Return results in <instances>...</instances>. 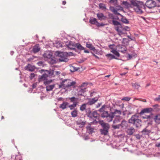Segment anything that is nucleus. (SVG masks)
Returning <instances> with one entry per match:
<instances>
[{"instance_id": "1", "label": "nucleus", "mask_w": 160, "mask_h": 160, "mask_svg": "<svg viewBox=\"0 0 160 160\" xmlns=\"http://www.w3.org/2000/svg\"><path fill=\"white\" fill-rule=\"evenodd\" d=\"M132 5L134 7V9L138 14H142L143 11L142 9L146 10V7L148 8L151 9L156 6V2L153 0H147L144 5L142 2L136 0H132L130 1Z\"/></svg>"}, {"instance_id": "2", "label": "nucleus", "mask_w": 160, "mask_h": 160, "mask_svg": "<svg viewBox=\"0 0 160 160\" xmlns=\"http://www.w3.org/2000/svg\"><path fill=\"white\" fill-rule=\"evenodd\" d=\"M43 72H45L42 75L39 76L38 78L39 81H44L43 83L45 85H48L52 82V80H48V78L54 77L56 75H58L60 73L59 71H54L53 70L51 69L49 70L41 69V72L42 73Z\"/></svg>"}, {"instance_id": "3", "label": "nucleus", "mask_w": 160, "mask_h": 160, "mask_svg": "<svg viewBox=\"0 0 160 160\" xmlns=\"http://www.w3.org/2000/svg\"><path fill=\"white\" fill-rule=\"evenodd\" d=\"M121 114V112L120 110L115 109L114 112H111L108 113V111H104L101 114V116L102 118H106L107 121L109 122L112 120L113 118L116 115H119Z\"/></svg>"}, {"instance_id": "4", "label": "nucleus", "mask_w": 160, "mask_h": 160, "mask_svg": "<svg viewBox=\"0 0 160 160\" xmlns=\"http://www.w3.org/2000/svg\"><path fill=\"white\" fill-rule=\"evenodd\" d=\"M76 82L74 81H72L70 79H65L62 81L61 84L59 85V88H62L66 91L67 89H70V87L74 88Z\"/></svg>"}, {"instance_id": "5", "label": "nucleus", "mask_w": 160, "mask_h": 160, "mask_svg": "<svg viewBox=\"0 0 160 160\" xmlns=\"http://www.w3.org/2000/svg\"><path fill=\"white\" fill-rule=\"evenodd\" d=\"M135 116H132L128 120L129 123L133 124L137 128H140L142 126V121L138 118H135Z\"/></svg>"}, {"instance_id": "6", "label": "nucleus", "mask_w": 160, "mask_h": 160, "mask_svg": "<svg viewBox=\"0 0 160 160\" xmlns=\"http://www.w3.org/2000/svg\"><path fill=\"white\" fill-rule=\"evenodd\" d=\"M99 124L102 127V128L100 130L101 134L104 135H108V133L109 129L110 128L109 124L108 123L103 122V121H100Z\"/></svg>"}, {"instance_id": "7", "label": "nucleus", "mask_w": 160, "mask_h": 160, "mask_svg": "<svg viewBox=\"0 0 160 160\" xmlns=\"http://www.w3.org/2000/svg\"><path fill=\"white\" fill-rule=\"evenodd\" d=\"M57 56L58 58V60L59 62H67L69 60L68 58V54L67 52H58Z\"/></svg>"}, {"instance_id": "8", "label": "nucleus", "mask_w": 160, "mask_h": 160, "mask_svg": "<svg viewBox=\"0 0 160 160\" xmlns=\"http://www.w3.org/2000/svg\"><path fill=\"white\" fill-rule=\"evenodd\" d=\"M129 28L128 27H126L124 28H122V26L120 27H117L115 28V30L118 32L119 34H122L124 33L125 32L127 29H129Z\"/></svg>"}, {"instance_id": "9", "label": "nucleus", "mask_w": 160, "mask_h": 160, "mask_svg": "<svg viewBox=\"0 0 160 160\" xmlns=\"http://www.w3.org/2000/svg\"><path fill=\"white\" fill-rule=\"evenodd\" d=\"M99 98V96L96 97L95 98L89 99L88 101L86 102L88 105H91L94 104L98 100Z\"/></svg>"}, {"instance_id": "10", "label": "nucleus", "mask_w": 160, "mask_h": 160, "mask_svg": "<svg viewBox=\"0 0 160 160\" xmlns=\"http://www.w3.org/2000/svg\"><path fill=\"white\" fill-rule=\"evenodd\" d=\"M153 110V109L151 108H146L142 109L139 114L141 116L144 113L151 112Z\"/></svg>"}, {"instance_id": "11", "label": "nucleus", "mask_w": 160, "mask_h": 160, "mask_svg": "<svg viewBox=\"0 0 160 160\" xmlns=\"http://www.w3.org/2000/svg\"><path fill=\"white\" fill-rule=\"evenodd\" d=\"M128 123V122H127L125 119H123L120 124L121 127L123 129H127L129 126Z\"/></svg>"}, {"instance_id": "12", "label": "nucleus", "mask_w": 160, "mask_h": 160, "mask_svg": "<svg viewBox=\"0 0 160 160\" xmlns=\"http://www.w3.org/2000/svg\"><path fill=\"white\" fill-rule=\"evenodd\" d=\"M76 43H75V42H73L72 41H70L68 44L67 45V46L71 49L75 50L76 51L77 50L76 49Z\"/></svg>"}, {"instance_id": "13", "label": "nucleus", "mask_w": 160, "mask_h": 160, "mask_svg": "<svg viewBox=\"0 0 160 160\" xmlns=\"http://www.w3.org/2000/svg\"><path fill=\"white\" fill-rule=\"evenodd\" d=\"M126 131L127 134L128 135H132L135 132V129L132 127H128Z\"/></svg>"}, {"instance_id": "14", "label": "nucleus", "mask_w": 160, "mask_h": 160, "mask_svg": "<svg viewBox=\"0 0 160 160\" xmlns=\"http://www.w3.org/2000/svg\"><path fill=\"white\" fill-rule=\"evenodd\" d=\"M86 46L87 48H89L91 50H92L94 52H97V50L89 42L86 43Z\"/></svg>"}, {"instance_id": "15", "label": "nucleus", "mask_w": 160, "mask_h": 160, "mask_svg": "<svg viewBox=\"0 0 160 160\" xmlns=\"http://www.w3.org/2000/svg\"><path fill=\"white\" fill-rule=\"evenodd\" d=\"M110 10L112 12L116 15H118L120 16L121 17H123V15L120 14L119 12H118V9L117 8H115L111 6L110 7Z\"/></svg>"}, {"instance_id": "16", "label": "nucleus", "mask_w": 160, "mask_h": 160, "mask_svg": "<svg viewBox=\"0 0 160 160\" xmlns=\"http://www.w3.org/2000/svg\"><path fill=\"white\" fill-rule=\"evenodd\" d=\"M108 22L110 24L114 26H118V25H119L120 27L121 26V23L115 20H110L108 21Z\"/></svg>"}, {"instance_id": "17", "label": "nucleus", "mask_w": 160, "mask_h": 160, "mask_svg": "<svg viewBox=\"0 0 160 160\" xmlns=\"http://www.w3.org/2000/svg\"><path fill=\"white\" fill-rule=\"evenodd\" d=\"M40 48L39 47V44H37L32 48V51L33 52L36 53L40 50Z\"/></svg>"}, {"instance_id": "18", "label": "nucleus", "mask_w": 160, "mask_h": 160, "mask_svg": "<svg viewBox=\"0 0 160 160\" xmlns=\"http://www.w3.org/2000/svg\"><path fill=\"white\" fill-rule=\"evenodd\" d=\"M47 60L48 62L51 64L56 63L57 62L56 58L53 56Z\"/></svg>"}, {"instance_id": "19", "label": "nucleus", "mask_w": 160, "mask_h": 160, "mask_svg": "<svg viewBox=\"0 0 160 160\" xmlns=\"http://www.w3.org/2000/svg\"><path fill=\"white\" fill-rule=\"evenodd\" d=\"M25 68L26 70L29 71H33L35 69L34 66L31 65L30 64H28Z\"/></svg>"}, {"instance_id": "20", "label": "nucleus", "mask_w": 160, "mask_h": 160, "mask_svg": "<svg viewBox=\"0 0 160 160\" xmlns=\"http://www.w3.org/2000/svg\"><path fill=\"white\" fill-rule=\"evenodd\" d=\"M97 17L98 19L100 20H105L106 18V17L104 16L102 13H98L97 14Z\"/></svg>"}, {"instance_id": "21", "label": "nucleus", "mask_w": 160, "mask_h": 160, "mask_svg": "<svg viewBox=\"0 0 160 160\" xmlns=\"http://www.w3.org/2000/svg\"><path fill=\"white\" fill-rule=\"evenodd\" d=\"M115 117V118L113 121V123H115L119 122L122 119V118L119 115H116V116Z\"/></svg>"}, {"instance_id": "22", "label": "nucleus", "mask_w": 160, "mask_h": 160, "mask_svg": "<svg viewBox=\"0 0 160 160\" xmlns=\"http://www.w3.org/2000/svg\"><path fill=\"white\" fill-rule=\"evenodd\" d=\"M87 131L89 134H92L94 132V128H92L90 125L86 127Z\"/></svg>"}, {"instance_id": "23", "label": "nucleus", "mask_w": 160, "mask_h": 160, "mask_svg": "<svg viewBox=\"0 0 160 160\" xmlns=\"http://www.w3.org/2000/svg\"><path fill=\"white\" fill-rule=\"evenodd\" d=\"M106 56L108 58V59L109 60H110L113 59H117V58L115 57L112 55L111 54H108L106 55Z\"/></svg>"}, {"instance_id": "24", "label": "nucleus", "mask_w": 160, "mask_h": 160, "mask_svg": "<svg viewBox=\"0 0 160 160\" xmlns=\"http://www.w3.org/2000/svg\"><path fill=\"white\" fill-rule=\"evenodd\" d=\"M89 22L92 24L97 25L98 22L96 18H91L89 20Z\"/></svg>"}, {"instance_id": "25", "label": "nucleus", "mask_w": 160, "mask_h": 160, "mask_svg": "<svg viewBox=\"0 0 160 160\" xmlns=\"http://www.w3.org/2000/svg\"><path fill=\"white\" fill-rule=\"evenodd\" d=\"M76 48H77L78 50L81 51L85 49L84 48L82 47L79 43H77L76 45Z\"/></svg>"}, {"instance_id": "26", "label": "nucleus", "mask_w": 160, "mask_h": 160, "mask_svg": "<svg viewBox=\"0 0 160 160\" xmlns=\"http://www.w3.org/2000/svg\"><path fill=\"white\" fill-rule=\"evenodd\" d=\"M86 88H85L83 89H81L78 92V96H84V95H83V94H84L85 92H86Z\"/></svg>"}, {"instance_id": "27", "label": "nucleus", "mask_w": 160, "mask_h": 160, "mask_svg": "<svg viewBox=\"0 0 160 160\" xmlns=\"http://www.w3.org/2000/svg\"><path fill=\"white\" fill-rule=\"evenodd\" d=\"M87 105H88V104H87V103H85L83 104L82 105H81L80 107V110L82 111H85L86 109V106Z\"/></svg>"}, {"instance_id": "28", "label": "nucleus", "mask_w": 160, "mask_h": 160, "mask_svg": "<svg viewBox=\"0 0 160 160\" xmlns=\"http://www.w3.org/2000/svg\"><path fill=\"white\" fill-rule=\"evenodd\" d=\"M122 4L124 5L125 6L126 8H131L132 7V5H132V4H130L127 1H123L122 2Z\"/></svg>"}, {"instance_id": "29", "label": "nucleus", "mask_w": 160, "mask_h": 160, "mask_svg": "<svg viewBox=\"0 0 160 160\" xmlns=\"http://www.w3.org/2000/svg\"><path fill=\"white\" fill-rule=\"evenodd\" d=\"M119 52L123 53H125L127 51V48L123 45H121L120 46Z\"/></svg>"}, {"instance_id": "30", "label": "nucleus", "mask_w": 160, "mask_h": 160, "mask_svg": "<svg viewBox=\"0 0 160 160\" xmlns=\"http://www.w3.org/2000/svg\"><path fill=\"white\" fill-rule=\"evenodd\" d=\"M54 86L55 85L54 84L47 86L46 87L47 91H49L52 90Z\"/></svg>"}, {"instance_id": "31", "label": "nucleus", "mask_w": 160, "mask_h": 160, "mask_svg": "<svg viewBox=\"0 0 160 160\" xmlns=\"http://www.w3.org/2000/svg\"><path fill=\"white\" fill-rule=\"evenodd\" d=\"M68 104V103L67 102H63L62 104L60 105L59 106L60 108H62V109H64L66 108Z\"/></svg>"}, {"instance_id": "32", "label": "nucleus", "mask_w": 160, "mask_h": 160, "mask_svg": "<svg viewBox=\"0 0 160 160\" xmlns=\"http://www.w3.org/2000/svg\"><path fill=\"white\" fill-rule=\"evenodd\" d=\"M68 100H70L71 102H72L73 103V102H75L77 101L78 100H79L78 98H76L74 97H72L71 98H68Z\"/></svg>"}, {"instance_id": "33", "label": "nucleus", "mask_w": 160, "mask_h": 160, "mask_svg": "<svg viewBox=\"0 0 160 160\" xmlns=\"http://www.w3.org/2000/svg\"><path fill=\"white\" fill-rule=\"evenodd\" d=\"M43 56L45 58H47V59L50 58L53 56L50 54V53H45L43 54Z\"/></svg>"}, {"instance_id": "34", "label": "nucleus", "mask_w": 160, "mask_h": 160, "mask_svg": "<svg viewBox=\"0 0 160 160\" xmlns=\"http://www.w3.org/2000/svg\"><path fill=\"white\" fill-rule=\"evenodd\" d=\"M121 21L123 23L126 24H128L129 23V21L128 20V19L124 16H123V17H121Z\"/></svg>"}, {"instance_id": "35", "label": "nucleus", "mask_w": 160, "mask_h": 160, "mask_svg": "<svg viewBox=\"0 0 160 160\" xmlns=\"http://www.w3.org/2000/svg\"><path fill=\"white\" fill-rule=\"evenodd\" d=\"M71 114L72 117L75 118L78 115V111L76 109H75L73 111L71 112Z\"/></svg>"}, {"instance_id": "36", "label": "nucleus", "mask_w": 160, "mask_h": 160, "mask_svg": "<svg viewBox=\"0 0 160 160\" xmlns=\"http://www.w3.org/2000/svg\"><path fill=\"white\" fill-rule=\"evenodd\" d=\"M86 122H83L80 120L79 122H78L77 124L78 125H79V127L82 128L84 126L86 123Z\"/></svg>"}, {"instance_id": "37", "label": "nucleus", "mask_w": 160, "mask_h": 160, "mask_svg": "<svg viewBox=\"0 0 160 160\" xmlns=\"http://www.w3.org/2000/svg\"><path fill=\"white\" fill-rule=\"evenodd\" d=\"M142 132L144 135H148L151 132V131L145 128L144 129Z\"/></svg>"}, {"instance_id": "38", "label": "nucleus", "mask_w": 160, "mask_h": 160, "mask_svg": "<svg viewBox=\"0 0 160 160\" xmlns=\"http://www.w3.org/2000/svg\"><path fill=\"white\" fill-rule=\"evenodd\" d=\"M130 41L128 38H123L122 42L123 44L128 45V44L129 42Z\"/></svg>"}, {"instance_id": "39", "label": "nucleus", "mask_w": 160, "mask_h": 160, "mask_svg": "<svg viewBox=\"0 0 160 160\" xmlns=\"http://www.w3.org/2000/svg\"><path fill=\"white\" fill-rule=\"evenodd\" d=\"M71 69L70 71L72 72H73L75 71H77L79 69V68H77L74 66H70Z\"/></svg>"}, {"instance_id": "40", "label": "nucleus", "mask_w": 160, "mask_h": 160, "mask_svg": "<svg viewBox=\"0 0 160 160\" xmlns=\"http://www.w3.org/2000/svg\"><path fill=\"white\" fill-rule=\"evenodd\" d=\"M151 121H149V119H147V120H146L144 121L145 122H147V124L148 125H151L152 124V118L151 115Z\"/></svg>"}, {"instance_id": "41", "label": "nucleus", "mask_w": 160, "mask_h": 160, "mask_svg": "<svg viewBox=\"0 0 160 160\" xmlns=\"http://www.w3.org/2000/svg\"><path fill=\"white\" fill-rule=\"evenodd\" d=\"M99 6L100 9H101L102 10L106 9V7L105 4L103 3H100L99 4Z\"/></svg>"}, {"instance_id": "42", "label": "nucleus", "mask_w": 160, "mask_h": 160, "mask_svg": "<svg viewBox=\"0 0 160 160\" xmlns=\"http://www.w3.org/2000/svg\"><path fill=\"white\" fill-rule=\"evenodd\" d=\"M111 52L116 56L118 57H119L120 54L115 49H113L111 51Z\"/></svg>"}, {"instance_id": "43", "label": "nucleus", "mask_w": 160, "mask_h": 160, "mask_svg": "<svg viewBox=\"0 0 160 160\" xmlns=\"http://www.w3.org/2000/svg\"><path fill=\"white\" fill-rule=\"evenodd\" d=\"M98 114L96 111H94L92 112V118L93 117L95 118H97L98 117Z\"/></svg>"}, {"instance_id": "44", "label": "nucleus", "mask_w": 160, "mask_h": 160, "mask_svg": "<svg viewBox=\"0 0 160 160\" xmlns=\"http://www.w3.org/2000/svg\"><path fill=\"white\" fill-rule=\"evenodd\" d=\"M131 99V98L128 97H126L123 98L122 99V100L128 101Z\"/></svg>"}, {"instance_id": "45", "label": "nucleus", "mask_w": 160, "mask_h": 160, "mask_svg": "<svg viewBox=\"0 0 160 160\" xmlns=\"http://www.w3.org/2000/svg\"><path fill=\"white\" fill-rule=\"evenodd\" d=\"M112 127L114 129H119L121 127L120 124H119L117 125H112Z\"/></svg>"}, {"instance_id": "46", "label": "nucleus", "mask_w": 160, "mask_h": 160, "mask_svg": "<svg viewBox=\"0 0 160 160\" xmlns=\"http://www.w3.org/2000/svg\"><path fill=\"white\" fill-rule=\"evenodd\" d=\"M108 15L109 18L112 19V20H114V16L113 14L109 13Z\"/></svg>"}, {"instance_id": "47", "label": "nucleus", "mask_w": 160, "mask_h": 160, "mask_svg": "<svg viewBox=\"0 0 160 160\" xmlns=\"http://www.w3.org/2000/svg\"><path fill=\"white\" fill-rule=\"evenodd\" d=\"M141 118L143 119H149V120L151 121V115H146L145 116H142Z\"/></svg>"}, {"instance_id": "48", "label": "nucleus", "mask_w": 160, "mask_h": 160, "mask_svg": "<svg viewBox=\"0 0 160 160\" xmlns=\"http://www.w3.org/2000/svg\"><path fill=\"white\" fill-rule=\"evenodd\" d=\"M92 112H91L90 113H88L86 115L90 119H92Z\"/></svg>"}, {"instance_id": "49", "label": "nucleus", "mask_w": 160, "mask_h": 160, "mask_svg": "<svg viewBox=\"0 0 160 160\" xmlns=\"http://www.w3.org/2000/svg\"><path fill=\"white\" fill-rule=\"evenodd\" d=\"M44 62L42 61H39L37 63V64L39 66H44Z\"/></svg>"}, {"instance_id": "50", "label": "nucleus", "mask_w": 160, "mask_h": 160, "mask_svg": "<svg viewBox=\"0 0 160 160\" xmlns=\"http://www.w3.org/2000/svg\"><path fill=\"white\" fill-rule=\"evenodd\" d=\"M105 25V24H103V23H99L98 22L97 23V24L96 26L98 27H99L101 26L102 27Z\"/></svg>"}, {"instance_id": "51", "label": "nucleus", "mask_w": 160, "mask_h": 160, "mask_svg": "<svg viewBox=\"0 0 160 160\" xmlns=\"http://www.w3.org/2000/svg\"><path fill=\"white\" fill-rule=\"evenodd\" d=\"M92 111L91 110V108H88L85 110L86 114L88 113H90Z\"/></svg>"}, {"instance_id": "52", "label": "nucleus", "mask_w": 160, "mask_h": 160, "mask_svg": "<svg viewBox=\"0 0 160 160\" xmlns=\"http://www.w3.org/2000/svg\"><path fill=\"white\" fill-rule=\"evenodd\" d=\"M133 87H134L136 89H138L140 87V85L138 84L135 83L132 85Z\"/></svg>"}, {"instance_id": "53", "label": "nucleus", "mask_w": 160, "mask_h": 160, "mask_svg": "<svg viewBox=\"0 0 160 160\" xmlns=\"http://www.w3.org/2000/svg\"><path fill=\"white\" fill-rule=\"evenodd\" d=\"M155 101H160V95L158 96V97L154 99Z\"/></svg>"}, {"instance_id": "54", "label": "nucleus", "mask_w": 160, "mask_h": 160, "mask_svg": "<svg viewBox=\"0 0 160 160\" xmlns=\"http://www.w3.org/2000/svg\"><path fill=\"white\" fill-rule=\"evenodd\" d=\"M128 54V60H130L133 58L132 57V55L130 54L129 53Z\"/></svg>"}, {"instance_id": "55", "label": "nucleus", "mask_w": 160, "mask_h": 160, "mask_svg": "<svg viewBox=\"0 0 160 160\" xmlns=\"http://www.w3.org/2000/svg\"><path fill=\"white\" fill-rule=\"evenodd\" d=\"M35 76V74L34 73H31L30 74V78L31 79H32Z\"/></svg>"}, {"instance_id": "56", "label": "nucleus", "mask_w": 160, "mask_h": 160, "mask_svg": "<svg viewBox=\"0 0 160 160\" xmlns=\"http://www.w3.org/2000/svg\"><path fill=\"white\" fill-rule=\"evenodd\" d=\"M56 45H57L56 46L58 47H62V45L60 44V43L59 42H57L56 44Z\"/></svg>"}, {"instance_id": "57", "label": "nucleus", "mask_w": 160, "mask_h": 160, "mask_svg": "<svg viewBox=\"0 0 160 160\" xmlns=\"http://www.w3.org/2000/svg\"><path fill=\"white\" fill-rule=\"evenodd\" d=\"M68 107L71 110H73L75 108L72 104L69 105L68 106Z\"/></svg>"}, {"instance_id": "58", "label": "nucleus", "mask_w": 160, "mask_h": 160, "mask_svg": "<svg viewBox=\"0 0 160 160\" xmlns=\"http://www.w3.org/2000/svg\"><path fill=\"white\" fill-rule=\"evenodd\" d=\"M155 119L157 120H160V115H156Z\"/></svg>"}, {"instance_id": "59", "label": "nucleus", "mask_w": 160, "mask_h": 160, "mask_svg": "<svg viewBox=\"0 0 160 160\" xmlns=\"http://www.w3.org/2000/svg\"><path fill=\"white\" fill-rule=\"evenodd\" d=\"M135 136L136 138L138 139H140L141 138V136L139 134H136Z\"/></svg>"}, {"instance_id": "60", "label": "nucleus", "mask_w": 160, "mask_h": 160, "mask_svg": "<svg viewBox=\"0 0 160 160\" xmlns=\"http://www.w3.org/2000/svg\"><path fill=\"white\" fill-rule=\"evenodd\" d=\"M78 102L77 101L76 102H73V104H72V105L75 107H76L77 105L78 104Z\"/></svg>"}, {"instance_id": "61", "label": "nucleus", "mask_w": 160, "mask_h": 160, "mask_svg": "<svg viewBox=\"0 0 160 160\" xmlns=\"http://www.w3.org/2000/svg\"><path fill=\"white\" fill-rule=\"evenodd\" d=\"M117 0H110V2L111 3H114L117 2Z\"/></svg>"}, {"instance_id": "62", "label": "nucleus", "mask_w": 160, "mask_h": 160, "mask_svg": "<svg viewBox=\"0 0 160 160\" xmlns=\"http://www.w3.org/2000/svg\"><path fill=\"white\" fill-rule=\"evenodd\" d=\"M133 58H135L137 57V54L136 53H133L131 54Z\"/></svg>"}, {"instance_id": "63", "label": "nucleus", "mask_w": 160, "mask_h": 160, "mask_svg": "<svg viewBox=\"0 0 160 160\" xmlns=\"http://www.w3.org/2000/svg\"><path fill=\"white\" fill-rule=\"evenodd\" d=\"M98 123V122L96 121V119H94L93 120V121L91 123H95L97 124Z\"/></svg>"}, {"instance_id": "64", "label": "nucleus", "mask_w": 160, "mask_h": 160, "mask_svg": "<svg viewBox=\"0 0 160 160\" xmlns=\"http://www.w3.org/2000/svg\"><path fill=\"white\" fill-rule=\"evenodd\" d=\"M101 103H98V104L96 105V107L97 108H99L100 106V105H101Z\"/></svg>"}]
</instances>
